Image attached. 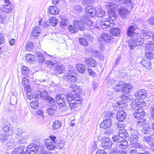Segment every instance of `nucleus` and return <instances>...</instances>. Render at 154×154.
<instances>
[{
  "instance_id": "obj_1",
  "label": "nucleus",
  "mask_w": 154,
  "mask_h": 154,
  "mask_svg": "<svg viewBox=\"0 0 154 154\" xmlns=\"http://www.w3.org/2000/svg\"><path fill=\"white\" fill-rule=\"evenodd\" d=\"M70 88V90L72 91V96L70 95L65 96L58 94L56 96V99L57 103L60 106H64L68 103L71 109L73 110L81 103L83 100L80 97L79 94L81 92L79 87L76 85H72Z\"/></svg>"
},
{
  "instance_id": "obj_2",
  "label": "nucleus",
  "mask_w": 154,
  "mask_h": 154,
  "mask_svg": "<svg viewBox=\"0 0 154 154\" xmlns=\"http://www.w3.org/2000/svg\"><path fill=\"white\" fill-rule=\"evenodd\" d=\"M105 6L108 10L107 11L109 17L108 18H103L100 20V25L103 29L109 27L110 24H112L113 23L111 22H113V20L117 16L115 10L117 8L118 5L115 3H106Z\"/></svg>"
},
{
  "instance_id": "obj_3",
  "label": "nucleus",
  "mask_w": 154,
  "mask_h": 154,
  "mask_svg": "<svg viewBox=\"0 0 154 154\" xmlns=\"http://www.w3.org/2000/svg\"><path fill=\"white\" fill-rule=\"evenodd\" d=\"M80 21L75 20L73 21V25H70L68 26L69 31L71 33H76L78 31V29L81 30H83L85 29L84 24L87 23L89 19L85 15L81 17Z\"/></svg>"
},
{
  "instance_id": "obj_4",
  "label": "nucleus",
  "mask_w": 154,
  "mask_h": 154,
  "mask_svg": "<svg viewBox=\"0 0 154 154\" xmlns=\"http://www.w3.org/2000/svg\"><path fill=\"white\" fill-rule=\"evenodd\" d=\"M139 129L143 135L152 134V130L154 131V122L152 124V128L149 125L145 124L143 125H141L139 127Z\"/></svg>"
},
{
  "instance_id": "obj_5",
  "label": "nucleus",
  "mask_w": 154,
  "mask_h": 154,
  "mask_svg": "<svg viewBox=\"0 0 154 154\" xmlns=\"http://www.w3.org/2000/svg\"><path fill=\"white\" fill-rule=\"evenodd\" d=\"M43 147L42 146L33 144L28 146L26 151L27 153L29 154H35L43 150Z\"/></svg>"
},
{
  "instance_id": "obj_6",
  "label": "nucleus",
  "mask_w": 154,
  "mask_h": 154,
  "mask_svg": "<svg viewBox=\"0 0 154 154\" xmlns=\"http://www.w3.org/2000/svg\"><path fill=\"white\" fill-rule=\"evenodd\" d=\"M102 145L103 147L105 149H111V152H113L112 149L114 147V145L112 142L109 138H104L102 140Z\"/></svg>"
},
{
  "instance_id": "obj_7",
  "label": "nucleus",
  "mask_w": 154,
  "mask_h": 154,
  "mask_svg": "<svg viewBox=\"0 0 154 154\" xmlns=\"http://www.w3.org/2000/svg\"><path fill=\"white\" fill-rule=\"evenodd\" d=\"M128 145V143L126 140H121L115 145H114V147L112 149L113 152H116L118 151L119 148L120 149H125L127 147Z\"/></svg>"
},
{
  "instance_id": "obj_8",
  "label": "nucleus",
  "mask_w": 154,
  "mask_h": 154,
  "mask_svg": "<svg viewBox=\"0 0 154 154\" xmlns=\"http://www.w3.org/2000/svg\"><path fill=\"white\" fill-rule=\"evenodd\" d=\"M63 77L64 80L71 83H75L77 81V78L75 75L69 73L65 74Z\"/></svg>"
},
{
  "instance_id": "obj_9",
  "label": "nucleus",
  "mask_w": 154,
  "mask_h": 154,
  "mask_svg": "<svg viewBox=\"0 0 154 154\" xmlns=\"http://www.w3.org/2000/svg\"><path fill=\"white\" fill-rule=\"evenodd\" d=\"M96 9L92 6H88L85 9L86 15L89 17H94L96 15Z\"/></svg>"
},
{
  "instance_id": "obj_10",
  "label": "nucleus",
  "mask_w": 154,
  "mask_h": 154,
  "mask_svg": "<svg viewBox=\"0 0 154 154\" xmlns=\"http://www.w3.org/2000/svg\"><path fill=\"white\" fill-rule=\"evenodd\" d=\"M146 103L144 101L142 102H136L135 101H133L131 103V106L132 109L136 111L139 109H142L141 108L144 107Z\"/></svg>"
},
{
  "instance_id": "obj_11",
  "label": "nucleus",
  "mask_w": 154,
  "mask_h": 154,
  "mask_svg": "<svg viewBox=\"0 0 154 154\" xmlns=\"http://www.w3.org/2000/svg\"><path fill=\"white\" fill-rule=\"evenodd\" d=\"M14 141H15L14 142L13 140H11L10 141H8L6 144V147L8 149H12L17 146V144L22 143L21 140H20L15 139Z\"/></svg>"
},
{
  "instance_id": "obj_12",
  "label": "nucleus",
  "mask_w": 154,
  "mask_h": 154,
  "mask_svg": "<svg viewBox=\"0 0 154 154\" xmlns=\"http://www.w3.org/2000/svg\"><path fill=\"white\" fill-rule=\"evenodd\" d=\"M101 39L102 41H104L107 42L111 43L114 40V36H112L110 34L103 33L102 34Z\"/></svg>"
},
{
  "instance_id": "obj_13",
  "label": "nucleus",
  "mask_w": 154,
  "mask_h": 154,
  "mask_svg": "<svg viewBox=\"0 0 154 154\" xmlns=\"http://www.w3.org/2000/svg\"><path fill=\"white\" fill-rule=\"evenodd\" d=\"M143 67L147 70H150L151 68V63L150 59L147 57H145L140 62Z\"/></svg>"
},
{
  "instance_id": "obj_14",
  "label": "nucleus",
  "mask_w": 154,
  "mask_h": 154,
  "mask_svg": "<svg viewBox=\"0 0 154 154\" xmlns=\"http://www.w3.org/2000/svg\"><path fill=\"white\" fill-rule=\"evenodd\" d=\"M45 145L46 148L49 150H52L54 149L56 146L57 144H54L50 139L45 140L44 141Z\"/></svg>"
},
{
  "instance_id": "obj_15",
  "label": "nucleus",
  "mask_w": 154,
  "mask_h": 154,
  "mask_svg": "<svg viewBox=\"0 0 154 154\" xmlns=\"http://www.w3.org/2000/svg\"><path fill=\"white\" fill-rule=\"evenodd\" d=\"M112 121L110 119H106L103 121L100 125L101 128L106 129L110 128L112 125Z\"/></svg>"
},
{
  "instance_id": "obj_16",
  "label": "nucleus",
  "mask_w": 154,
  "mask_h": 154,
  "mask_svg": "<svg viewBox=\"0 0 154 154\" xmlns=\"http://www.w3.org/2000/svg\"><path fill=\"white\" fill-rule=\"evenodd\" d=\"M147 93L146 91L143 89L141 90L136 92L134 95L137 99H143L146 97Z\"/></svg>"
},
{
  "instance_id": "obj_17",
  "label": "nucleus",
  "mask_w": 154,
  "mask_h": 154,
  "mask_svg": "<svg viewBox=\"0 0 154 154\" xmlns=\"http://www.w3.org/2000/svg\"><path fill=\"white\" fill-rule=\"evenodd\" d=\"M125 84V82L123 81H120L117 84H115L113 87V88L116 92L122 91L123 86Z\"/></svg>"
},
{
  "instance_id": "obj_18",
  "label": "nucleus",
  "mask_w": 154,
  "mask_h": 154,
  "mask_svg": "<svg viewBox=\"0 0 154 154\" xmlns=\"http://www.w3.org/2000/svg\"><path fill=\"white\" fill-rule=\"evenodd\" d=\"M145 115V112L142 109H139L135 111L134 116V117L137 119L142 118Z\"/></svg>"
},
{
  "instance_id": "obj_19",
  "label": "nucleus",
  "mask_w": 154,
  "mask_h": 154,
  "mask_svg": "<svg viewBox=\"0 0 154 154\" xmlns=\"http://www.w3.org/2000/svg\"><path fill=\"white\" fill-rule=\"evenodd\" d=\"M135 28L133 26H130L127 31V34L128 36L134 38L137 33L135 32Z\"/></svg>"
},
{
  "instance_id": "obj_20",
  "label": "nucleus",
  "mask_w": 154,
  "mask_h": 154,
  "mask_svg": "<svg viewBox=\"0 0 154 154\" xmlns=\"http://www.w3.org/2000/svg\"><path fill=\"white\" fill-rule=\"evenodd\" d=\"M134 38H135V40L136 41L137 47H141L143 45L144 40L142 35L141 36L137 34V35H136Z\"/></svg>"
},
{
  "instance_id": "obj_21",
  "label": "nucleus",
  "mask_w": 154,
  "mask_h": 154,
  "mask_svg": "<svg viewBox=\"0 0 154 154\" xmlns=\"http://www.w3.org/2000/svg\"><path fill=\"white\" fill-rule=\"evenodd\" d=\"M25 147L24 146H21L19 147L16 148L12 152H7L6 154H22L24 152V149Z\"/></svg>"
},
{
  "instance_id": "obj_22",
  "label": "nucleus",
  "mask_w": 154,
  "mask_h": 154,
  "mask_svg": "<svg viewBox=\"0 0 154 154\" xmlns=\"http://www.w3.org/2000/svg\"><path fill=\"white\" fill-rule=\"evenodd\" d=\"M40 31L39 26H37L34 27L32 29V31L31 33L32 36L35 37L38 36L40 35Z\"/></svg>"
},
{
  "instance_id": "obj_23",
  "label": "nucleus",
  "mask_w": 154,
  "mask_h": 154,
  "mask_svg": "<svg viewBox=\"0 0 154 154\" xmlns=\"http://www.w3.org/2000/svg\"><path fill=\"white\" fill-rule=\"evenodd\" d=\"M117 118L120 122H122L125 119L126 117V113L123 111H120L116 115Z\"/></svg>"
},
{
  "instance_id": "obj_24",
  "label": "nucleus",
  "mask_w": 154,
  "mask_h": 154,
  "mask_svg": "<svg viewBox=\"0 0 154 154\" xmlns=\"http://www.w3.org/2000/svg\"><path fill=\"white\" fill-rule=\"evenodd\" d=\"M134 38H131L128 41V43L129 48L131 50L133 49L136 47H137V44Z\"/></svg>"
},
{
  "instance_id": "obj_25",
  "label": "nucleus",
  "mask_w": 154,
  "mask_h": 154,
  "mask_svg": "<svg viewBox=\"0 0 154 154\" xmlns=\"http://www.w3.org/2000/svg\"><path fill=\"white\" fill-rule=\"evenodd\" d=\"M10 134L6 133H2L0 134V140L2 142H4L8 139H10L11 136Z\"/></svg>"
},
{
  "instance_id": "obj_26",
  "label": "nucleus",
  "mask_w": 154,
  "mask_h": 154,
  "mask_svg": "<svg viewBox=\"0 0 154 154\" xmlns=\"http://www.w3.org/2000/svg\"><path fill=\"white\" fill-rule=\"evenodd\" d=\"M141 34L144 40L148 39L150 38H152L153 35V33L144 30L142 31Z\"/></svg>"
},
{
  "instance_id": "obj_27",
  "label": "nucleus",
  "mask_w": 154,
  "mask_h": 154,
  "mask_svg": "<svg viewBox=\"0 0 154 154\" xmlns=\"http://www.w3.org/2000/svg\"><path fill=\"white\" fill-rule=\"evenodd\" d=\"M129 11L126 9L120 8L119 10V13L120 16L123 18L127 17L128 15Z\"/></svg>"
},
{
  "instance_id": "obj_28",
  "label": "nucleus",
  "mask_w": 154,
  "mask_h": 154,
  "mask_svg": "<svg viewBox=\"0 0 154 154\" xmlns=\"http://www.w3.org/2000/svg\"><path fill=\"white\" fill-rule=\"evenodd\" d=\"M85 63L87 64H88L90 66L93 67H94L97 66V62L95 61L93 59H87L85 60Z\"/></svg>"
},
{
  "instance_id": "obj_29",
  "label": "nucleus",
  "mask_w": 154,
  "mask_h": 154,
  "mask_svg": "<svg viewBox=\"0 0 154 154\" xmlns=\"http://www.w3.org/2000/svg\"><path fill=\"white\" fill-rule=\"evenodd\" d=\"M48 12L52 14H57L59 13V10L56 6H51L48 9Z\"/></svg>"
},
{
  "instance_id": "obj_30",
  "label": "nucleus",
  "mask_w": 154,
  "mask_h": 154,
  "mask_svg": "<svg viewBox=\"0 0 154 154\" xmlns=\"http://www.w3.org/2000/svg\"><path fill=\"white\" fill-rule=\"evenodd\" d=\"M25 58L27 62H29L30 63H32L33 61H35L36 59L35 54H27L25 55Z\"/></svg>"
},
{
  "instance_id": "obj_31",
  "label": "nucleus",
  "mask_w": 154,
  "mask_h": 154,
  "mask_svg": "<svg viewBox=\"0 0 154 154\" xmlns=\"http://www.w3.org/2000/svg\"><path fill=\"white\" fill-rule=\"evenodd\" d=\"M40 94L37 95H35L33 97L36 99H39L40 98H45L47 97L48 95V92L45 91H44L41 93H39Z\"/></svg>"
},
{
  "instance_id": "obj_32",
  "label": "nucleus",
  "mask_w": 154,
  "mask_h": 154,
  "mask_svg": "<svg viewBox=\"0 0 154 154\" xmlns=\"http://www.w3.org/2000/svg\"><path fill=\"white\" fill-rule=\"evenodd\" d=\"M119 135L121 138L124 139L126 138L128 136V134L126 130L123 129L119 130Z\"/></svg>"
},
{
  "instance_id": "obj_33",
  "label": "nucleus",
  "mask_w": 154,
  "mask_h": 154,
  "mask_svg": "<svg viewBox=\"0 0 154 154\" xmlns=\"http://www.w3.org/2000/svg\"><path fill=\"white\" fill-rule=\"evenodd\" d=\"M47 104L50 106H55V101L51 97H47L46 98Z\"/></svg>"
},
{
  "instance_id": "obj_34",
  "label": "nucleus",
  "mask_w": 154,
  "mask_h": 154,
  "mask_svg": "<svg viewBox=\"0 0 154 154\" xmlns=\"http://www.w3.org/2000/svg\"><path fill=\"white\" fill-rule=\"evenodd\" d=\"M53 106L49 107L47 109V113L51 116H53L56 112L57 107L55 106Z\"/></svg>"
},
{
  "instance_id": "obj_35",
  "label": "nucleus",
  "mask_w": 154,
  "mask_h": 154,
  "mask_svg": "<svg viewBox=\"0 0 154 154\" xmlns=\"http://www.w3.org/2000/svg\"><path fill=\"white\" fill-rule=\"evenodd\" d=\"M2 130L6 132L8 134V133H9V134L11 135L13 133V130L9 129V127L7 125H2Z\"/></svg>"
},
{
  "instance_id": "obj_36",
  "label": "nucleus",
  "mask_w": 154,
  "mask_h": 154,
  "mask_svg": "<svg viewBox=\"0 0 154 154\" xmlns=\"http://www.w3.org/2000/svg\"><path fill=\"white\" fill-rule=\"evenodd\" d=\"M121 32V31L120 29L116 28L112 29L111 31V34L112 35V36H113L114 37V36L116 37L119 36Z\"/></svg>"
},
{
  "instance_id": "obj_37",
  "label": "nucleus",
  "mask_w": 154,
  "mask_h": 154,
  "mask_svg": "<svg viewBox=\"0 0 154 154\" xmlns=\"http://www.w3.org/2000/svg\"><path fill=\"white\" fill-rule=\"evenodd\" d=\"M95 13L96 15L100 17L104 16L105 14V12L102 10L100 8H97Z\"/></svg>"
},
{
  "instance_id": "obj_38",
  "label": "nucleus",
  "mask_w": 154,
  "mask_h": 154,
  "mask_svg": "<svg viewBox=\"0 0 154 154\" xmlns=\"http://www.w3.org/2000/svg\"><path fill=\"white\" fill-rule=\"evenodd\" d=\"M153 138L149 136H145L143 138V141L147 143L149 146L153 141Z\"/></svg>"
},
{
  "instance_id": "obj_39",
  "label": "nucleus",
  "mask_w": 154,
  "mask_h": 154,
  "mask_svg": "<svg viewBox=\"0 0 154 154\" xmlns=\"http://www.w3.org/2000/svg\"><path fill=\"white\" fill-rule=\"evenodd\" d=\"M36 58H38V61L40 62H43L45 61V59L43 55L38 52H36L35 53Z\"/></svg>"
},
{
  "instance_id": "obj_40",
  "label": "nucleus",
  "mask_w": 154,
  "mask_h": 154,
  "mask_svg": "<svg viewBox=\"0 0 154 154\" xmlns=\"http://www.w3.org/2000/svg\"><path fill=\"white\" fill-rule=\"evenodd\" d=\"M76 66L78 71L79 72L82 74L84 73L85 69L84 66L83 64H78L76 65Z\"/></svg>"
},
{
  "instance_id": "obj_41",
  "label": "nucleus",
  "mask_w": 154,
  "mask_h": 154,
  "mask_svg": "<svg viewBox=\"0 0 154 154\" xmlns=\"http://www.w3.org/2000/svg\"><path fill=\"white\" fill-rule=\"evenodd\" d=\"M50 24L53 26H56L58 23L57 19L54 17H51L49 19Z\"/></svg>"
},
{
  "instance_id": "obj_42",
  "label": "nucleus",
  "mask_w": 154,
  "mask_h": 154,
  "mask_svg": "<svg viewBox=\"0 0 154 154\" xmlns=\"http://www.w3.org/2000/svg\"><path fill=\"white\" fill-rule=\"evenodd\" d=\"M150 42L146 45L145 50L146 51H152L154 50V45L152 44L151 42Z\"/></svg>"
},
{
  "instance_id": "obj_43",
  "label": "nucleus",
  "mask_w": 154,
  "mask_h": 154,
  "mask_svg": "<svg viewBox=\"0 0 154 154\" xmlns=\"http://www.w3.org/2000/svg\"><path fill=\"white\" fill-rule=\"evenodd\" d=\"M69 23V21L67 17H62L60 22V24L63 27V26L67 25Z\"/></svg>"
},
{
  "instance_id": "obj_44",
  "label": "nucleus",
  "mask_w": 154,
  "mask_h": 154,
  "mask_svg": "<svg viewBox=\"0 0 154 154\" xmlns=\"http://www.w3.org/2000/svg\"><path fill=\"white\" fill-rule=\"evenodd\" d=\"M26 48L29 51H32L34 48V47L33 43L31 42H27L25 45Z\"/></svg>"
},
{
  "instance_id": "obj_45",
  "label": "nucleus",
  "mask_w": 154,
  "mask_h": 154,
  "mask_svg": "<svg viewBox=\"0 0 154 154\" xmlns=\"http://www.w3.org/2000/svg\"><path fill=\"white\" fill-rule=\"evenodd\" d=\"M61 124L60 121L56 120L53 125V128L54 130H57L60 128Z\"/></svg>"
},
{
  "instance_id": "obj_46",
  "label": "nucleus",
  "mask_w": 154,
  "mask_h": 154,
  "mask_svg": "<svg viewBox=\"0 0 154 154\" xmlns=\"http://www.w3.org/2000/svg\"><path fill=\"white\" fill-rule=\"evenodd\" d=\"M3 9L4 11L8 12L12 10V7L11 4H6L3 6Z\"/></svg>"
},
{
  "instance_id": "obj_47",
  "label": "nucleus",
  "mask_w": 154,
  "mask_h": 154,
  "mask_svg": "<svg viewBox=\"0 0 154 154\" xmlns=\"http://www.w3.org/2000/svg\"><path fill=\"white\" fill-rule=\"evenodd\" d=\"M30 105L32 108L33 109H36L38 107V102L37 100H35L30 103Z\"/></svg>"
},
{
  "instance_id": "obj_48",
  "label": "nucleus",
  "mask_w": 154,
  "mask_h": 154,
  "mask_svg": "<svg viewBox=\"0 0 154 154\" xmlns=\"http://www.w3.org/2000/svg\"><path fill=\"white\" fill-rule=\"evenodd\" d=\"M133 146L135 148L134 149H138L140 151H142V150L143 149V148L142 147L141 145L137 142L134 143Z\"/></svg>"
},
{
  "instance_id": "obj_49",
  "label": "nucleus",
  "mask_w": 154,
  "mask_h": 154,
  "mask_svg": "<svg viewBox=\"0 0 154 154\" xmlns=\"http://www.w3.org/2000/svg\"><path fill=\"white\" fill-rule=\"evenodd\" d=\"M64 66L61 65L58 66L55 68V70L59 73H61L64 69Z\"/></svg>"
},
{
  "instance_id": "obj_50",
  "label": "nucleus",
  "mask_w": 154,
  "mask_h": 154,
  "mask_svg": "<svg viewBox=\"0 0 154 154\" xmlns=\"http://www.w3.org/2000/svg\"><path fill=\"white\" fill-rule=\"evenodd\" d=\"M145 55L146 57L149 58L150 59V58H154V54L151 51H146L145 52Z\"/></svg>"
},
{
  "instance_id": "obj_51",
  "label": "nucleus",
  "mask_w": 154,
  "mask_h": 154,
  "mask_svg": "<svg viewBox=\"0 0 154 154\" xmlns=\"http://www.w3.org/2000/svg\"><path fill=\"white\" fill-rule=\"evenodd\" d=\"M22 74L24 75L27 74L29 72V69L25 66H23L21 68Z\"/></svg>"
},
{
  "instance_id": "obj_52",
  "label": "nucleus",
  "mask_w": 154,
  "mask_h": 154,
  "mask_svg": "<svg viewBox=\"0 0 154 154\" xmlns=\"http://www.w3.org/2000/svg\"><path fill=\"white\" fill-rule=\"evenodd\" d=\"M39 25L42 27H46L48 25V23L47 21H44L42 19L38 23Z\"/></svg>"
},
{
  "instance_id": "obj_53",
  "label": "nucleus",
  "mask_w": 154,
  "mask_h": 154,
  "mask_svg": "<svg viewBox=\"0 0 154 154\" xmlns=\"http://www.w3.org/2000/svg\"><path fill=\"white\" fill-rule=\"evenodd\" d=\"M13 131L15 134L18 135H20L23 133L22 130L20 128L14 129L13 130Z\"/></svg>"
},
{
  "instance_id": "obj_54",
  "label": "nucleus",
  "mask_w": 154,
  "mask_h": 154,
  "mask_svg": "<svg viewBox=\"0 0 154 154\" xmlns=\"http://www.w3.org/2000/svg\"><path fill=\"white\" fill-rule=\"evenodd\" d=\"M80 43L83 45L87 46L88 43L86 39L83 38H80L79 39Z\"/></svg>"
},
{
  "instance_id": "obj_55",
  "label": "nucleus",
  "mask_w": 154,
  "mask_h": 154,
  "mask_svg": "<svg viewBox=\"0 0 154 154\" xmlns=\"http://www.w3.org/2000/svg\"><path fill=\"white\" fill-rule=\"evenodd\" d=\"M120 137L119 136V135H113L112 137V140L115 142H116L118 143L119 142V141L120 140Z\"/></svg>"
},
{
  "instance_id": "obj_56",
  "label": "nucleus",
  "mask_w": 154,
  "mask_h": 154,
  "mask_svg": "<svg viewBox=\"0 0 154 154\" xmlns=\"http://www.w3.org/2000/svg\"><path fill=\"white\" fill-rule=\"evenodd\" d=\"M141 151L137 149H131L130 151V154H139Z\"/></svg>"
},
{
  "instance_id": "obj_57",
  "label": "nucleus",
  "mask_w": 154,
  "mask_h": 154,
  "mask_svg": "<svg viewBox=\"0 0 154 154\" xmlns=\"http://www.w3.org/2000/svg\"><path fill=\"white\" fill-rule=\"evenodd\" d=\"M130 138L131 139V141L133 140H134L137 139L138 138V135L137 134H135V133H131V134L130 136Z\"/></svg>"
},
{
  "instance_id": "obj_58",
  "label": "nucleus",
  "mask_w": 154,
  "mask_h": 154,
  "mask_svg": "<svg viewBox=\"0 0 154 154\" xmlns=\"http://www.w3.org/2000/svg\"><path fill=\"white\" fill-rule=\"evenodd\" d=\"M29 80L27 78L24 77L22 79V84L24 87L28 85Z\"/></svg>"
},
{
  "instance_id": "obj_59",
  "label": "nucleus",
  "mask_w": 154,
  "mask_h": 154,
  "mask_svg": "<svg viewBox=\"0 0 154 154\" xmlns=\"http://www.w3.org/2000/svg\"><path fill=\"white\" fill-rule=\"evenodd\" d=\"M64 144V143L62 141L58 143L56 146L57 149H61L63 147Z\"/></svg>"
},
{
  "instance_id": "obj_60",
  "label": "nucleus",
  "mask_w": 154,
  "mask_h": 154,
  "mask_svg": "<svg viewBox=\"0 0 154 154\" xmlns=\"http://www.w3.org/2000/svg\"><path fill=\"white\" fill-rule=\"evenodd\" d=\"M74 9L78 13L81 12L82 10V9L80 6H75L74 7Z\"/></svg>"
},
{
  "instance_id": "obj_61",
  "label": "nucleus",
  "mask_w": 154,
  "mask_h": 154,
  "mask_svg": "<svg viewBox=\"0 0 154 154\" xmlns=\"http://www.w3.org/2000/svg\"><path fill=\"white\" fill-rule=\"evenodd\" d=\"M6 17L4 14L2 12H0V22H2L5 20Z\"/></svg>"
},
{
  "instance_id": "obj_62",
  "label": "nucleus",
  "mask_w": 154,
  "mask_h": 154,
  "mask_svg": "<svg viewBox=\"0 0 154 154\" xmlns=\"http://www.w3.org/2000/svg\"><path fill=\"white\" fill-rule=\"evenodd\" d=\"M115 115V114L113 113L112 112H107L105 114V116L106 117H112Z\"/></svg>"
},
{
  "instance_id": "obj_63",
  "label": "nucleus",
  "mask_w": 154,
  "mask_h": 154,
  "mask_svg": "<svg viewBox=\"0 0 154 154\" xmlns=\"http://www.w3.org/2000/svg\"><path fill=\"white\" fill-rule=\"evenodd\" d=\"M49 138L52 142L54 143V144H57V140L56 139V137L54 135H52L50 136Z\"/></svg>"
},
{
  "instance_id": "obj_64",
  "label": "nucleus",
  "mask_w": 154,
  "mask_h": 154,
  "mask_svg": "<svg viewBox=\"0 0 154 154\" xmlns=\"http://www.w3.org/2000/svg\"><path fill=\"white\" fill-rule=\"evenodd\" d=\"M123 86V88H122V90L123 92L127 94L129 93V91L127 87L125 86V84Z\"/></svg>"
}]
</instances>
